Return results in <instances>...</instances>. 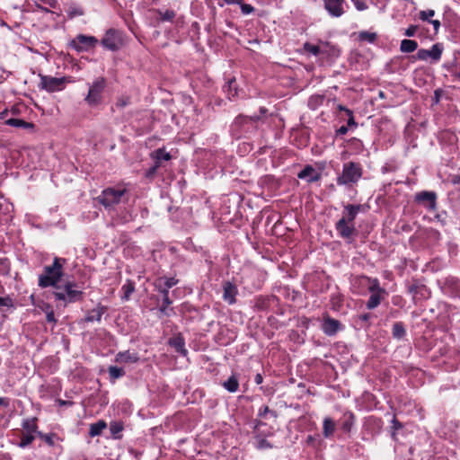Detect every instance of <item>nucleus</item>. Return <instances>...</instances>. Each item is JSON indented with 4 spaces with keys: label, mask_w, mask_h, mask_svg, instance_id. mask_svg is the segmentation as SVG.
<instances>
[{
    "label": "nucleus",
    "mask_w": 460,
    "mask_h": 460,
    "mask_svg": "<svg viewBox=\"0 0 460 460\" xmlns=\"http://www.w3.org/2000/svg\"><path fill=\"white\" fill-rule=\"evenodd\" d=\"M362 210L363 206L360 204H348L344 206V216L335 224V229L341 238L347 240L352 238L353 234L356 233L354 220Z\"/></svg>",
    "instance_id": "f257e3e1"
},
{
    "label": "nucleus",
    "mask_w": 460,
    "mask_h": 460,
    "mask_svg": "<svg viewBox=\"0 0 460 460\" xmlns=\"http://www.w3.org/2000/svg\"><path fill=\"white\" fill-rule=\"evenodd\" d=\"M66 261V260L64 258L55 257L53 263L45 266L43 273L39 276V286L42 288L53 287L57 289H60V288L58 287V283L63 276V266Z\"/></svg>",
    "instance_id": "f03ea898"
},
{
    "label": "nucleus",
    "mask_w": 460,
    "mask_h": 460,
    "mask_svg": "<svg viewBox=\"0 0 460 460\" xmlns=\"http://www.w3.org/2000/svg\"><path fill=\"white\" fill-rule=\"evenodd\" d=\"M260 119V116L247 117L239 115L232 123L230 132L234 137L239 139L245 137L248 132L252 131Z\"/></svg>",
    "instance_id": "7ed1b4c3"
},
{
    "label": "nucleus",
    "mask_w": 460,
    "mask_h": 460,
    "mask_svg": "<svg viewBox=\"0 0 460 460\" xmlns=\"http://www.w3.org/2000/svg\"><path fill=\"white\" fill-rule=\"evenodd\" d=\"M362 177V168L359 164L354 162L345 163L342 166V172L337 177L338 185H350L358 182Z\"/></svg>",
    "instance_id": "20e7f679"
},
{
    "label": "nucleus",
    "mask_w": 460,
    "mask_h": 460,
    "mask_svg": "<svg viewBox=\"0 0 460 460\" xmlns=\"http://www.w3.org/2000/svg\"><path fill=\"white\" fill-rule=\"evenodd\" d=\"M150 157L154 164L145 172V177L148 180L154 179L160 168H165L172 156L164 147H161L152 152Z\"/></svg>",
    "instance_id": "39448f33"
},
{
    "label": "nucleus",
    "mask_w": 460,
    "mask_h": 460,
    "mask_svg": "<svg viewBox=\"0 0 460 460\" xmlns=\"http://www.w3.org/2000/svg\"><path fill=\"white\" fill-rule=\"evenodd\" d=\"M125 194V189L107 188L102 191L97 199L105 209L111 211L122 201Z\"/></svg>",
    "instance_id": "423d86ee"
},
{
    "label": "nucleus",
    "mask_w": 460,
    "mask_h": 460,
    "mask_svg": "<svg viewBox=\"0 0 460 460\" xmlns=\"http://www.w3.org/2000/svg\"><path fill=\"white\" fill-rule=\"evenodd\" d=\"M107 86V81L103 76L95 78L89 84L88 93L84 98L86 103L90 106H97L102 102V94Z\"/></svg>",
    "instance_id": "0eeeda50"
},
{
    "label": "nucleus",
    "mask_w": 460,
    "mask_h": 460,
    "mask_svg": "<svg viewBox=\"0 0 460 460\" xmlns=\"http://www.w3.org/2000/svg\"><path fill=\"white\" fill-rule=\"evenodd\" d=\"M22 432L21 436V439L18 443V447L21 448H25L29 447L33 440L35 439V436H38V425L36 418H28L24 419L22 422Z\"/></svg>",
    "instance_id": "6e6552de"
},
{
    "label": "nucleus",
    "mask_w": 460,
    "mask_h": 460,
    "mask_svg": "<svg viewBox=\"0 0 460 460\" xmlns=\"http://www.w3.org/2000/svg\"><path fill=\"white\" fill-rule=\"evenodd\" d=\"M75 282H67L64 285L62 290L53 292L56 300L63 301L65 304L75 303L82 299L83 292L75 289Z\"/></svg>",
    "instance_id": "1a4fd4ad"
},
{
    "label": "nucleus",
    "mask_w": 460,
    "mask_h": 460,
    "mask_svg": "<svg viewBox=\"0 0 460 460\" xmlns=\"http://www.w3.org/2000/svg\"><path fill=\"white\" fill-rule=\"evenodd\" d=\"M40 79L39 87L48 93L62 91L65 88L66 83L70 82V80L66 76L58 78L50 75H40Z\"/></svg>",
    "instance_id": "9d476101"
},
{
    "label": "nucleus",
    "mask_w": 460,
    "mask_h": 460,
    "mask_svg": "<svg viewBox=\"0 0 460 460\" xmlns=\"http://www.w3.org/2000/svg\"><path fill=\"white\" fill-rule=\"evenodd\" d=\"M101 44L108 50L117 51L123 45L121 33L115 29H109L102 39Z\"/></svg>",
    "instance_id": "9b49d317"
},
{
    "label": "nucleus",
    "mask_w": 460,
    "mask_h": 460,
    "mask_svg": "<svg viewBox=\"0 0 460 460\" xmlns=\"http://www.w3.org/2000/svg\"><path fill=\"white\" fill-rule=\"evenodd\" d=\"M97 43L98 40L95 37L79 34L71 40L70 47L77 52H83L93 49Z\"/></svg>",
    "instance_id": "f8f14e48"
},
{
    "label": "nucleus",
    "mask_w": 460,
    "mask_h": 460,
    "mask_svg": "<svg viewBox=\"0 0 460 460\" xmlns=\"http://www.w3.org/2000/svg\"><path fill=\"white\" fill-rule=\"evenodd\" d=\"M342 329L343 325L339 320L331 317L329 314L323 316L321 330L325 335L334 336Z\"/></svg>",
    "instance_id": "ddd939ff"
},
{
    "label": "nucleus",
    "mask_w": 460,
    "mask_h": 460,
    "mask_svg": "<svg viewBox=\"0 0 460 460\" xmlns=\"http://www.w3.org/2000/svg\"><path fill=\"white\" fill-rule=\"evenodd\" d=\"M408 292L411 295L412 299L415 301L426 300L430 296L429 289L418 280H412L407 287Z\"/></svg>",
    "instance_id": "4468645a"
},
{
    "label": "nucleus",
    "mask_w": 460,
    "mask_h": 460,
    "mask_svg": "<svg viewBox=\"0 0 460 460\" xmlns=\"http://www.w3.org/2000/svg\"><path fill=\"white\" fill-rule=\"evenodd\" d=\"M443 46L440 43L434 44L430 49H420L417 51L416 58L420 60L431 58L437 62L441 58Z\"/></svg>",
    "instance_id": "2eb2a0df"
},
{
    "label": "nucleus",
    "mask_w": 460,
    "mask_h": 460,
    "mask_svg": "<svg viewBox=\"0 0 460 460\" xmlns=\"http://www.w3.org/2000/svg\"><path fill=\"white\" fill-rule=\"evenodd\" d=\"M356 282L359 285L367 286V290L369 293H385L387 292L384 288L381 287L380 281L376 278L368 277L366 275L358 276L356 279Z\"/></svg>",
    "instance_id": "dca6fc26"
},
{
    "label": "nucleus",
    "mask_w": 460,
    "mask_h": 460,
    "mask_svg": "<svg viewBox=\"0 0 460 460\" xmlns=\"http://www.w3.org/2000/svg\"><path fill=\"white\" fill-rule=\"evenodd\" d=\"M436 200L437 194L434 191H427L423 190L416 193L415 201L421 204L428 209H435L436 208Z\"/></svg>",
    "instance_id": "f3484780"
},
{
    "label": "nucleus",
    "mask_w": 460,
    "mask_h": 460,
    "mask_svg": "<svg viewBox=\"0 0 460 460\" xmlns=\"http://www.w3.org/2000/svg\"><path fill=\"white\" fill-rule=\"evenodd\" d=\"M223 288V296L222 298L228 305H234L236 303V296L238 295V288L237 286L229 281H224L222 284Z\"/></svg>",
    "instance_id": "a211bd4d"
},
{
    "label": "nucleus",
    "mask_w": 460,
    "mask_h": 460,
    "mask_svg": "<svg viewBox=\"0 0 460 460\" xmlns=\"http://www.w3.org/2000/svg\"><path fill=\"white\" fill-rule=\"evenodd\" d=\"M324 8L332 17H341L344 13L343 4L345 0H323Z\"/></svg>",
    "instance_id": "6ab92c4d"
},
{
    "label": "nucleus",
    "mask_w": 460,
    "mask_h": 460,
    "mask_svg": "<svg viewBox=\"0 0 460 460\" xmlns=\"http://www.w3.org/2000/svg\"><path fill=\"white\" fill-rule=\"evenodd\" d=\"M340 49L328 42L321 40V58L326 59H335L340 56Z\"/></svg>",
    "instance_id": "aec40b11"
},
{
    "label": "nucleus",
    "mask_w": 460,
    "mask_h": 460,
    "mask_svg": "<svg viewBox=\"0 0 460 460\" xmlns=\"http://www.w3.org/2000/svg\"><path fill=\"white\" fill-rule=\"evenodd\" d=\"M107 307L102 305H98L95 308L87 311L85 317L82 320L85 323H93L97 322L100 323L102 321V317L106 312Z\"/></svg>",
    "instance_id": "412c9836"
},
{
    "label": "nucleus",
    "mask_w": 460,
    "mask_h": 460,
    "mask_svg": "<svg viewBox=\"0 0 460 460\" xmlns=\"http://www.w3.org/2000/svg\"><path fill=\"white\" fill-rule=\"evenodd\" d=\"M297 177L306 180L307 182H315L320 180L321 174L315 171L312 165H305L302 171L297 173Z\"/></svg>",
    "instance_id": "4be33fe9"
},
{
    "label": "nucleus",
    "mask_w": 460,
    "mask_h": 460,
    "mask_svg": "<svg viewBox=\"0 0 460 460\" xmlns=\"http://www.w3.org/2000/svg\"><path fill=\"white\" fill-rule=\"evenodd\" d=\"M168 344L171 347H172L175 349V351L181 354V356H187L188 350L185 348V340L181 334H178L171 338L168 341Z\"/></svg>",
    "instance_id": "5701e85b"
},
{
    "label": "nucleus",
    "mask_w": 460,
    "mask_h": 460,
    "mask_svg": "<svg viewBox=\"0 0 460 460\" xmlns=\"http://www.w3.org/2000/svg\"><path fill=\"white\" fill-rule=\"evenodd\" d=\"M387 295H388L387 292H385V293H377V292L370 293V296L366 303V307L368 310L376 309L377 306L380 305L381 302L384 299H385Z\"/></svg>",
    "instance_id": "b1692460"
},
{
    "label": "nucleus",
    "mask_w": 460,
    "mask_h": 460,
    "mask_svg": "<svg viewBox=\"0 0 460 460\" xmlns=\"http://www.w3.org/2000/svg\"><path fill=\"white\" fill-rule=\"evenodd\" d=\"M137 360V354L131 353L129 350L120 351L115 357V361L119 363H135Z\"/></svg>",
    "instance_id": "393cba45"
},
{
    "label": "nucleus",
    "mask_w": 460,
    "mask_h": 460,
    "mask_svg": "<svg viewBox=\"0 0 460 460\" xmlns=\"http://www.w3.org/2000/svg\"><path fill=\"white\" fill-rule=\"evenodd\" d=\"M355 414L352 411H346L342 417L341 429L344 432L349 433L351 431L355 423Z\"/></svg>",
    "instance_id": "a878e982"
},
{
    "label": "nucleus",
    "mask_w": 460,
    "mask_h": 460,
    "mask_svg": "<svg viewBox=\"0 0 460 460\" xmlns=\"http://www.w3.org/2000/svg\"><path fill=\"white\" fill-rule=\"evenodd\" d=\"M110 432L114 439H120L122 438V431L124 429V423L120 420H114L110 422Z\"/></svg>",
    "instance_id": "bb28decb"
},
{
    "label": "nucleus",
    "mask_w": 460,
    "mask_h": 460,
    "mask_svg": "<svg viewBox=\"0 0 460 460\" xmlns=\"http://www.w3.org/2000/svg\"><path fill=\"white\" fill-rule=\"evenodd\" d=\"M4 123L11 127L22 128L24 129H32L34 128V124L18 118L7 119L4 120Z\"/></svg>",
    "instance_id": "cd10ccee"
},
{
    "label": "nucleus",
    "mask_w": 460,
    "mask_h": 460,
    "mask_svg": "<svg viewBox=\"0 0 460 460\" xmlns=\"http://www.w3.org/2000/svg\"><path fill=\"white\" fill-rule=\"evenodd\" d=\"M223 387L229 393H235L239 389V381L235 375H232L222 384Z\"/></svg>",
    "instance_id": "c85d7f7f"
},
{
    "label": "nucleus",
    "mask_w": 460,
    "mask_h": 460,
    "mask_svg": "<svg viewBox=\"0 0 460 460\" xmlns=\"http://www.w3.org/2000/svg\"><path fill=\"white\" fill-rule=\"evenodd\" d=\"M344 298L340 293H333L331 295L330 304L332 310L339 312L343 306Z\"/></svg>",
    "instance_id": "c756f323"
},
{
    "label": "nucleus",
    "mask_w": 460,
    "mask_h": 460,
    "mask_svg": "<svg viewBox=\"0 0 460 460\" xmlns=\"http://www.w3.org/2000/svg\"><path fill=\"white\" fill-rule=\"evenodd\" d=\"M335 430V422L329 417L324 418L323 423V435L325 438H331Z\"/></svg>",
    "instance_id": "7c9ffc66"
},
{
    "label": "nucleus",
    "mask_w": 460,
    "mask_h": 460,
    "mask_svg": "<svg viewBox=\"0 0 460 460\" xmlns=\"http://www.w3.org/2000/svg\"><path fill=\"white\" fill-rule=\"evenodd\" d=\"M107 428L106 421L100 420L90 425L89 434L91 437H96L102 434V430Z\"/></svg>",
    "instance_id": "2f4dec72"
},
{
    "label": "nucleus",
    "mask_w": 460,
    "mask_h": 460,
    "mask_svg": "<svg viewBox=\"0 0 460 460\" xmlns=\"http://www.w3.org/2000/svg\"><path fill=\"white\" fill-rule=\"evenodd\" d=\"M392 335L396 340H401L406 335V330L403 323L396 322L393 325Z\"/></svg>",
    "instance_id": "473e14b6"
},
{
    "label": "nucleus",
    "mask_w": 460,
    "mask_h": 460,
    "mask_svg": "<svg viewBox=\"0 0 460 460\" xmlns=\"http://www.w3.org/2000/svg\"><path fill=\"white\" fill-rule=\"evenodd\" d=\"M418 48L417 41L413 40H402L400 45V50L403 53H411Z\"/></svg>",
    "instance_id": "72a5a7b5"
},
{
    "label": "nucleus",
    "mask_w": 460,
    "mask_h": 460,
    "mask_svg": "<svg viewBox=\"0 0 460 460\" xmlns=\"http://www.w3.org/2000/svg\"><path fill=\"white\" fill-rule=\"evenodd\" d=\"M121 291L123 295L121 296V299L123 301H128L130 298V296L135 291V283L129 279L126 281V283L122 286Z\"/></svg>",
    "instance_id": "f704fd0d"
},
{
    "label": "nucleus",
    "mask_w": 460,
    "mask_h": 460,
    "mask_svg": "<svg viewBox=\"0 0 460 460\" xmlns=\"http://www.w3.org/2000/svg\"><path fill=\"white\" fill-rule=\"evenodd\" d=\"M172 304V301L170 296L162 297V303L159 306L160 313L164 315H171V314L173 312V309L170 308Z\"/></svg>",
    "instance_id": "c9c22d12"
},
{
    "label": "nucleus",
    "mask_w": 460,
    "mask_h": 460,
    "mask_svg": "<svg viewBox=\"0 0 460 460\" xmlns=\"http://www.w3.org/2000/svg\"><path fill=\"white\" fill-rule=\"evenodd\" d=\"M303 49L313 56L321 57V41L319 42V45L305 42L303 45Z\"/></svg>",
    "instance_id": "e433bc0d"
},
{
    "label": "nucleus",
    "mask_w": 460,
    "mask_h": 460,
    "mask_svg": "<svg viewBox=\"0 0 460 460\" xmlns=\"http://www.w3.org/2000/svg\"><path fill=\"white\" fill-rule=\"evenodd\" d=\"M337 108L340 111H343L345 113V115L347 116V126L348 127H356L357 126V123L355 122V119L353 116V111L351 110L348 109L347 107H345L341 104H339Z\"/></svg>",
    "instance_id": "4c0bfd02"
},
{
    "label": "nucleus",
    "mask_w": 460,
    "mask_h": 460,
    "mask_svg": "<svg viewBox=\"0 0 460 460\" xmlns=\"http://www.w3.org/2000/svg\"><path fill=\"white\" fill-rule=\"evenodd\" d=\"M445 287L451 288L453 294L457 293L460 291V279L454 277L447 278Z\"/></svg>",
    "instance_id": "58836bf2"
},
{
    "label": "nucleus",
    "mask_w": 460,
    "mask_h": 460,
    "mask_svg": "<svg viewBox=\"0 0 460 460\" xmlns=\"http://www.w3.org/2000/svg\"><path fill=\"white\" fill-rule=\"evenodd\" d=\"M108 372L111 381L120 378L125 375L124 369L116 366H111Z\"/></svg>",
    "instance_id": "ea45409f"
},
{
    "label": "nucleus",
    "mask_w": 460,
    "mask_h": 460,
    "mask_svg": "<svg viewBox=\"0 0 460 460\" xmlns=\"http://www.w3.org/2000/svg\"><path fill=\"white\" fill-rule=\"evenodd\" d=\"M225 92L226 93L227 97L230 100L237 95L235 79H231L227 82V85L225 86Z\"/></svg>",
    "instance_id": "a19ab883"
},
{
    "label": "nucleus",
    "mask_w": 460,
    "mask_h": 460,
    "mask_svg": "<svg viewBox=\"0 0 460 460\" xmlns=\"http://www.w3.org/2000/svg\"><path fill=\"white\" fill-rule=\"evenodd\" d=\"M269 416L277 418V412L270 410L267 405H262L258 411V417L261 419H268Z\"/></svg>",
    "instance_id": "79ce46f5"
},
{
    "label": "nucleus",
    "mask_w": 460,
    "mask_h": 460,
    "mask_svg": "<svg viewBox=\"0 0 460 460\" xmlns=\"http://www.w3.org/2000/svg\"><path fill=\"white\" fill-rule=\"evenodd\" d=\"M157 13L159 14V19L162 22H172V20L176 16L175 12L173 10L169 9L165 11L157 10Z\"/></svg>",
    "instance_id": "37998d69"
},
{
    "label": "nucleus",
    "mask_w": 460,
    "mask_h": 460,
    "mask_svg": "<svg viewBox=\"0 0 460 460\" xmlns=\"http://www.w3.org/2000/svg\"><path fill=\"white\" fill-rule=\"evenodd\" d=\"M376 38H377V35L375 32L361 31L358 34V39L361 41H367V42L373 43V42H375Z\"/></svg>",
    "instance_id": "c03bdc74"
},
{
    "label": "nucleus",
    "mask_w": 460,
    "mask_h": 460,
    "mask_svg": "<svg viewBox=\"0 0 460 460\" xmlns=\"http://www.w3.org/2000/svg\"><path fill=\"white\" fill-rule=\"evenodd\" d=\"M66 13L69 19H74L76 16H82L84 13V10L77 6L69 7Z\"/></svg>",
    "instance_id": "a18cd8bd"
},
{
    "label": "nucleus",
    "mask_w": 460,
    "mask_h": 460,
    "mask_svg": "<svg viewBox=\"0 0 460 460\" xmlns=\"http://www.w3.org/2000/svg\"><path fill=\"white\" fill-rule=\"evenodd\" d=\"M38 436L49 447H53L54 442V435L53 434H44L40 431L38 432Z\"/></svg>",
    "instance_id": "49530a36"
},
{
    "label": "nucleus",
    "mask_w": 460,
    "mask_h": 460,
    "mask_svg": "<svg viewBox=\"0 0 460 460\" xmlns=\"http://www.w3.org/2000/svg\"><path fill=\"white\" fill-rule=\"evenodd\" d=\"M156 290L162 295V297L169 296V288H165V287L162 283V279H158L155 284Z\"/></svg>",
    "instance_id": "de8ad7c7"
},
{
    "label": "nucleus",
    "mask_w": 460,
    "mask_h": 460,
    "mask_svg": "<svg viewBox=\"0 0 460 460\" xmlns=\"http://www.w3.org/2000/svg\"><path fill=\"white\" fill-rule=\"evenodd\" d=\"M254 307L259 311L265 310L267 307V299L261 296L257 297L255 299Z\"/></svg>",
    "instance_id": "09e8293b"
},
{
    "label": "nucleus",
    "mask_w": 460,
    "mask_h": 460,
    "mask_svg": "<svg viewBox=\"0 0 460 460\" xmlns=\"http://www.w3.org/2000/svg\"><path fill=\"white\" fill-rule=\"evenodd\" d=\"M130 103V97L120 96L116 101V107L122 109Z\"/></svg>",
    "instance_id": "8fccbe9b"
},
{
    "label": "nucleus",
    "mask_w": 460,
    "mask_h": 460,
    "mask_svg": "<svg viewBox=\"0 0 460 460\" xmlns=\"http://www.w3.org/2000/svg\"><path fill=\"white\" fill-rule=\"evenodd\" d=\"M162 283L165 287V288H172L178 283V279L175 278H162Z\"/></svg>",
    "instance_id": "3c124183"
},
{
    "label": "nucleus",
    "mask_w": 460,
    "mask_h": 460,
    "mask_svg": "<svg viewBox=\"0 0 460 460\" xmlns=\"http://www.w3.org/2000/svg\"><path fill=\"white\" fill-rule=\"evenodd\" d=\"M46 307H47V314H46L47 322L56 324L57 319L55 318L54 311L51 309V306L49 305H47Z\"/></svg>",
    "instance_id": "603ef678"
},
{
    "label": "nucleus",
    "mask_w": 460,
    "mask_h": 460,
    "mask_svg": "<svg viewBox=\"0 0 460 460\" xmlns=\"http://www.w3.org/2000/svg\"><path fill=\"white\" fill-rule=\"evenodd\" d=\"M435 14V12L434 10H425V11H420V18L422 20V21H428L429 22V18L433 17Z\"/></svg>",
    "instance_id": "864d4df0"
},
{
    "label": "nucleus",
    "mask_w": 460,
    "mask_h": 460,
    "mask_svg": "<svg viewBox=\"0 0 460 460\" xmlns=\"http://www.w3.org/2000/svg\"><path fill=\"white\" fill-rule=\"evenodd\" d=\"M238 4L240 5L241 11L243 14H250L254 12V7L249 4H244L242 1L241 4Z\"/></svg>",
    "instance_id": "5fc2aeb1"
},
{
    "label": "nucleus",
    "mask_w": 460,
    "mask_h": 460,
    "mask_svg": "<svg viewBox=\"0 0 460 460\" xmlns=\"http://www.w3.org/2000/svg\"><path fill=\"white\" fill-rule=\"evenodd\" d=\"M13 305L12 298L9 296H0V307H12Z\"/></svg>",
    "instance_id": "6e6d98bb"
},
{
    "label": "nucleus",
    "mask_w": 460,
    "mask_h": 460,
    "mask_svg": "<svg viewBox=\"0 0 460 460\" xmlns=\"http://www.w3.org/2000/svg\"><path fill=\"white\" fill-rule=\"evenodd\" d=\"M418 30L417 25H410L404 32V35L407 37H413Z\"/></svg>",
    "instance_id": "4d7b16f0"
},
{
    "label": "nucleus",
    "mask_w": 460,
    "mask_h": 460,
    "mask_svg": "<svg viewBox=\"0 0 460 460\" xmlns=\"http://www.w3.org/2000/svg\"><path fill=\"white\" fill-rule=\"evenodd\" d=\"M351 1L353 2V4H355V7L358 11H364L367 8V4L361 0H351Z\"/></svg>",
    "instance_id": "13d9d810"
},
{
    "label": "nucleus",
    "mask_w": 460,
    "mask_h": 460,
    "mask_svg": "<svg viewBox=\"0 0 460 460\" xmlns=\"http://www.w3.org/2000/svg\"><path fill=\"white\" fill-rule=\"evenodd\" d=\"M371 318H372V314L369 313H366V314H362L358 315V319L367 324H369Z\"/></svg>",
    "instance_id": "bf43d9fd"
},
{
    "label": "nucleus",
    "mask_w": 460,
    "mask_h": 460,
    "mask_svg": "<svg viewBox=\"0 0 460 460\" xmlns=\"http://www.w3.org/2000/svg\"><path fill=\"white\" fill-rule=\"evenodd\" d=\"M56 402L60 407H71L74 404V402L72 401H66L62 399H58Z\"/></svg>",
    "instance_id": "052dcab7"
},
{
    "label": "nucleus",
    "mask_w": 460,
    "mask_h": 460,
    "mask_svg": "<svg viewBox=\"0 0 460 460\" xmlns=\"http://www.w3.org/2000/svg\"><path fill=\"white\" fill-rule=\"evenodd\" d=\"M396 170V167L394 165H392L388 163H386L381 169L383 173H387L389 172H394Z\"/></svg>",
    "instance_id": "680f3d73"
},
{
    "label": "nucleus",
    "mask_w": 460,
    "mask_h": 460,
    "mask_svg": "<svg viewBox=\"0 0 460 460\" xmlns=\"http://www.w3.org/2000/svg\"><path fill=\"white\" fill-rule=\"evenodd\" d=\"M271 446L270 445V443L268 442V440H266L265 438H261L259 441H258V447L259 448H268V447H270Z\"/></svg>",
    "instance_id": "e2e57ef3"
},
{
    "label": "nucleus",
    "mask_w": 460,
    "mask_h": 460,
    "mask_svg": "<svg viewBox=\"0 0 460 460\" xmlns=\"http://www.w3.org/2000/svg\"><path fill=\"white\" fill-rule=\"evenodd\" d=\"M348 126L343 125L336 130V135H344L348 131Z\"/></svg>",
    "instance_id": "0e129e2a"
},
{
    "label": "nucleus",
    "mask_w": 460,
    "mask_h": 460,
    "mask_svg": "<svg viewBox=\"0 0 460 460\" xmlns=\"http://www.w3.org/2000/svg\"><path fill=\"white\" fill-rule=\"evenodd\" d=\"M429 22L433 25L434 30L438 31L440 27V22L438 20H430Z\"/></svg>",
    "instance_id": "69168bd1"
},
{
    "label": "nucleus",
    "mask_w": 460,
    "mask_h": 460,
    "mask_svg": "<svg viewBox=\"0 0 460 460\" xmlns=\"http://www.w3.org/2000/svg\"><path fill=\"white\" fill-rule=\"evenodd\" d=\"M0 405L4 407L9 406V399L6 397H0Z\"/></svg>",
    "instance_id": "338daca9"
},
{
    "label": "nucleus",
    "mask_w": 460,
    "mask_h": 460,
    "mask_svg": "<svg viewBox=\"0 0 460 460\" xmlns=\"http://www.w3.org/2000/svg\"><path fill=\"white\" fill-rule=\"evenodd\" d=\"M451 182L453 184H460V174H456L451 177Z\"/></svg>",
    "instance_id": "774afa93"
}]
</instances>
